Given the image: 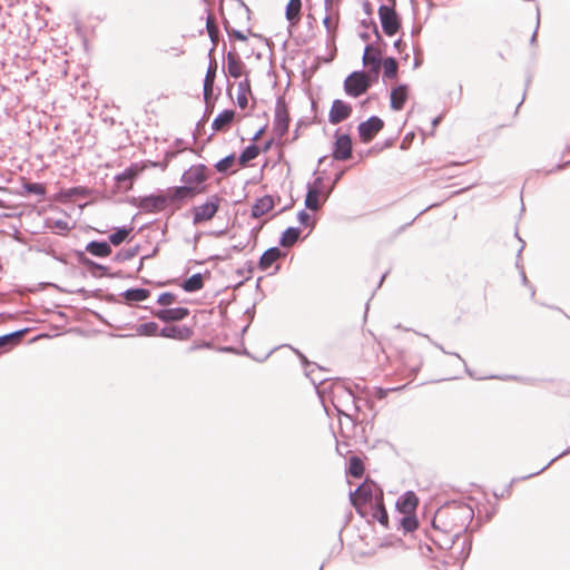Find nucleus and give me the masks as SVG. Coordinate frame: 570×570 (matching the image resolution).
Listing matches in <instances>:
<instances>
[{
	"label": "nucleus",
	"instance_id": "nucleus-1",
	"mask_svg": "<svg viewBox=\"0 0 570 570\" xmlns=\"http://www.w3.org/2000/svg\"><path fill=\"white\" fill-rule=\"evenodd\" d=\"M332 403L338 415L353 419L361 411L360 397L355 395L352 385L337 381L332 387Z\"/></svg>",
	"mask_w": 570,
	"mask_h": 570
},
{
	"label": "nucleus",
	"instance_id": "nucleus-2",
	"mask_svg": "<svg viewBox=\"0 0 570 570\" xmlns=\"http://www.w3.org/2000/svg\"><path fill=\"white\" fill-rule=\"evenodd\" d=\"M356 512L367 522H379L387 528L389 515L383 501H351Z\"/></svg>",
	"mask_w": 570,
	"mask_h": 570
},
{
	"label": "nucleus",
	"instance_id": "nucleus-3",
	"mask_svg": "<svg viewBox=\"0 0 570 570\" xmlns=\"http://www.w3.org/2000/svg\"><path fill=\"white\" fill-rule=\"evenodd\" d=\"M419 501H395L397 529L404 533L413 532L419 527L415 511Z\"/></svg>",
	"mask_w": 570,
	"mask_h": 570
},
{
	"label": "nucleus",
	"instance_id": "nucleus-4",
	"mask_svg": "<svg viewBox=\"0 0 570 570\" xmlns=\"http://www.w3.org/2000/svg\"><path fill=\"white\" fill-rule=\"evenodd\" d=\"M370 87V76L364 71H353L344 80V91L352 98L362 96Z\"/></svg>",
	"mask_w": 570,
	"mask_h": 570
},
{
	"label": "nucleus",
	"instance_id": "nucleus-5",
	"mask_svg": "<svg viewBox=\"0 0 570 570\" xmlns=\"http://www.w3.org/2000/svg\"><path fill=\"white\" fill-rule=\"evenodd\" d=\"M220 202L222 198L218 195H212L204 204L194 206L191 208L193 224L199 225L210 220L218 212Z\"/></svg>",
	"mask_w": 570,
	"mask_h": 570
},
{
	"label": "nucleus",
	"instance_id": "nucleus-6",
	"mask_svg": "<svg viewBox=\"0 0 570 570\" xmlns=\"http://www.w3.org/2000/svg\"><path fill=\"white\" fill-rule=\"evenodd\" d=\"M379 17L386 36H394L400 30L401 21L393 6H380Z\"/></svg>",
	"mask_w": 570,
	"mask_h": 570
},
{
	"label": "nucleus",
	"instance_id": "nucleus-7",
	"mask_svg": "<svg viewBox=\"0 0 570 570\" xmlns=\"http://www.w3.org/2000/svg\"><path fill=\"white\" fill-rule=\"evenodd\" d=\"M288 125L289 116L285 99L283 97H278L275 104V117L273 124L274 135L278 139H282L288 130Z\"/></svg>",
	"mask_w": 570,
	"mask_h": 570
},
{
	"label": "nucleus",
	"instance_id": "nucleus-8",
	"mask_svg": "<svg viewBox=\"0 0 570 570\" xmlns=\"http://www.w3.org/2000/svg\"><path fill=\"white\" fill-rule=\"evenodd\" d=\"M384 127V121L377 116H371L357 127L362 142H370Z\"/></svg>",
	"mask_w": 570,
	"mask_h": 570
},
{
	"label": "nucleus",
	"instance_id": "nucleus-9",
	"mask_svg": "<svg viewBox=\"0 0 570 570\" xmlns=\"http://www.w3.org/2000/svg\"><path fill=\"white\" fill-rule=\"evenodd\" d=\"M362 60L363 65L368 68L366 73L377 77L382 66L381 51L372 45H366Z\"/></svg>",
	"mask_w": 570,
	"mask_h": 570
},
{
	"label": "nucleus",
	"instance_id": "nucleus-10",
	"mask_svg": "<svg viewBox=\"0 0 570 570\" xmlns=\"http://www.w3.org/2000/svg\"><path fill=\"white\" fill-rule=\"evenodd\" d=\"M352 106L342 100V99H335L333 102H332V106H331V109H330V112H328V121L332 124V125H337L344 120H346L347 118L351 117L352 115Z\"/></svg>",
	"mask_w": 570,
	"mask_h": 570
},
{
	"label": "nucleus",
	"instance_id": "nucleus-11",
	"mask_svg": "<svg viewBox=\"0 0 570 570\" xmlns=\"http://www.w3.org/2000/svg\"><path fill=\"white\" fill-rule=\"evenodd\" d=\"M207 167L205 165H194L188 168L181 176V180L185 186L197 187L207 179Z\"/></svg>",
	"mask_w": 570,
	"mask_h": 570
},
{
	"label": "nucleus",
	"instance_id": "nucleus-12",
	"mask_svg": "<svg viewBox=\"0 0 570 570\" xmlns=\"http://www.w3.org/2000/svg\"><path fill=\"white\" fill-rule=\"evenodd\" d=\"M199 191H200V189H196L195 187L185 186V185L171 188L166 193L167 204L174 205V204L181 203L186 199H190Z\"/></svg>",
	"mask_w": 570,
	"mask_h": 570
},
{
	"label": "nucleus",
	"instance_id": "nucleus-13",
	"mask_svg": "<svg viewBox=\"0 0 570 570\" xmlns=\"http://www.w3.org/2000/svg\"><path fill=\"white\" fill-rule=\"evenodd\" d=\"M352 154V140L346 134L337 135L332 156L335 160H346Z\"/></svg>",
	"mask_w": 570,
	"mask_h": 570
},
{
	"label": "nucleus",
	"instance_id": "nucleus-14",
	"mask_svg": "<svg viewBox=\"0 0 570 570\" xmlns=\"http://www.w3.org/2000/svg\"><path fill=\"white\" fill-rule=\"evenodd\" d=\"M383 493L374 483L365 481L354 491L348 492V499H382Z\"/></svg>",
	"mask_w": 570,
	"mask_h": 570
},
{
	"label": "nucleus",
	"instance_id": "nucleus-15",
	"mask_svg": "<svg viewBox=\"0 0 570 570\" xmlns=\"http://www.w3.org/2000/svg\"><path fill=\"white\" fill-rule=\"evenodd\" d=\"M168 206L166 195H150L140 199L139 207L147 213L161 212Z\"/></svg>",
	"mask_w": 570,
	"mask_h": 570
},
{
	"label": "nucleus",
	"instance_id": "nucleus-16",
	"mask_svg": "<svg viewBox=\"0 0 570 570\" xmlns=\"http://www.w3.org/2000/svg\"><path fill=\"white\" fill-rule=\"evenodd\" d=\"M154 315L163 322H178L185 320L189 315V309L186 307H174L158 309Z\"/></svg>",
	"mask_w": 570,
	"mask_h": 570
},
{
	"label": "nucleus",
	"instance_id": "nucleus-17",
	"mask_svg": "<svg viewBox=\"0 0 570 570\" xmlns=\"http://www.w3.org/2000/svg\"><path fill=\"white\" fill-rule=\"evenodd\" d=\"M193 331L187 326L170 325L160 330L159 335L167 338L186 341L190 338Z\"/></svg>",
	"mask_w": 570,
	"mask_h": 570
},
{
	"label": "nucleus",
	"instance_id": "nucleus-18",
	"mask_svg": "<svg viewBox=\"0 0 570 570\" xmlns=\"http://www.w3.org/2000/svg\"><path fill=\"white\" fill-rule=\"evenodd\" d=\"M227 60V73L232 78H239L243 75V70L245 68L244 62L240 60V58L235 53L229 51L226 56Z\"/></svg>",
	"mask_w": 570,
	"mask_h": 570
},
{
	"label": "nucleus",
	"instance_id": "nucleus-19",
	"mask_svg": "<svg viewBox=\"0 0 570 570\" xmlns=\"http://www.w3.org/2000/svg\"><path fill=\"white\" fill-rule=\"evenodd\" d=\"M274 207V199L269 195H265L258 198L255 204L252 206V216L254 218H259Z\"/></svg>",
	"mask_w": 570,
	"mask_h": 570
},
{
	"label": "nucleus",
	"instance_id": "nucleus-20",
	"mask_svg": "<svg viewBox=\"0 0 570 570\" xmlns=\"http://www.w3.org/2000/svg\"><path fill=\"white\" fill-rule=\"evenodd\" d=\"M407 99V86L399 85L391 91V108L393 110H401Z\"/></svg>",
	"mask_w": 570,
	"mask_h": 570
},
{
	"label": "nucleus",
	"instance_id": "nucleus-21",
	"mask_svg": "<svg viewBox=\"0 0 570 570\" xmlns=\"http://www.w3.org/2000/svg\"><path fill=\"white\" fill-rule=\"evenodd\" d=\"M302 0H289L285 9V18L289 26L295 27L301 20Z\"/></svg>",
	"mask_w": 570,
	"mask_h": 570
},
{
	"label": "nucleus",
	"instance_id": "nucleus-22",
	"mask_svg": "<svg viewBox=\"0 0 570 570\" xmlns=\"http://www.w3.org/2000/svg\"><path fill=\"white\" fill-rule=\"evenodd\" d=\"M235 111L232 109H225L219 112L213 120L212 128L215 131L225 130L233 121Z\"/></svg>",
	"mask_w": 570,
	"mask_h": 570
},
{
	"label": "nucleus",
	"instance_id": "nucleus-23",
	"mask_svg": "<svg viewBox=\"0 0 570 570\" xmlns=\"http://www.w3.org/2000/svg\"><path fill=\"white\" fill-rule=\"evenodd\" d=\"M216 77V65L215 61H210L209 66L207 68L205 78H204V85H203V94L204 99L207 101L208 98L213 95V88Z\"/></svg>",
	"mask_w": 570,
	"mask_h": 570
},
{
	"label": "nucleus",
	"instance_id": "nucleus-24",
	"mask_svg": "<svg viewBox=\"0 0 570 570\" xmlns=\"http://www.w3.org/2000/svg\"><path fill=\"white\" fill-rule=\"evenodd\" d=\"M86 250L97 257H107L111 254L110 244L107 242L91 240L87 244Z\"/></svg>",
	"mask_w": 570,
	"mask_h": 570
},
{
	"label": "nucleus",
	"instance_id": "nucleus-25",
	"mask_svg": "<svg viewBox=\"0 0 570 570\" xmlns=\"http://www.w3.org/2000/svg\"><path fill=\"white\" fill-rule=\"evenodd\" d=\"M282 255L278 247H271L266 249L259 259V268L263 271L268 269Z\"/></svg>",
	"mask_w": 570,
	"mask_h": 570
},
{
	"label": "nucleus",
	"instance_id": "nucleus-26",
	"mask_svg": "<svg viewBox=\"0 0 570 570\" xmlns=\"http://www.w3.org/2000/svg\"><path fill=\"white\" fill-rule=\"evenodd\" d=\"M204 286L203 276L200 273H196L191 275L189 278L185 279L181 284V288L187 293H194L202 289Z\"/></svg>",
	"mask_w": 570,
	"mask_h": 570
},
{
	"label": "nucleus",
	"instance_id": "nucleus-27",
	"mask_svg": "<svg viewBox=\"0 0 570 570\" xmlns=\"http://www.w3.org/2000/svg\"><path fill=\"white\" fill-rule=\"evenodd\" d=\"M299 237V228L297 227H288L284 230L279 244L283 247H291L293 246Z\"/></svg>",
	"mask_w": 570,
	"mask_h": 570
},
{
	"label": "nucleus",
	"instance_id": "nucleus-28",
	"mask_svg": "<svg viewBox=\"0 0 570 570\" xmlns=\"http://www.w3.org/2000/svg\"><path fill=\"white\" fill-rule=\"evenodd\" d=\"M150 295V291L146 288H129L125 291L124 296L130 302H142Z\"/></svg>",
	"mask_w": 570,
	"mask_h": 570
},
{
	"label": "nucleus",
	"instance_id": "nucleus-29",
	"mask_svg": "<svg viewBox=\"0 0 570 570\" xmlns=\"http://www.w3.org/2000/svg\"><path fill=\"white\" fill-rule=\"evenodd\" d=\"M259 154V148L255 144L248 145L239 155L238 161L240 165H245L248 161L255 159Z\"/></svg>",
	"mask_w": 570,
	"mask_h": 570
},
{
	"label": "nucleus",
	"instance_id": "nucleus-30",
	"mask_svg": "<svg viewBox=\"0 0 570 570\" xmlns=\"http://www.w3.org/2000/svg\"><path fill=\"white\" fill-rule=\"evenodd\" d=\"M131 230H132L131 227H126V226L117 228L116 232H114L109 235L110 244H112L115 246L120 245L128 237V235L130 234Z\"/></svg>",
	"mask_w": 570,
	"mask_h": 570
},
{
	"label": "nucleus",
	"instance_id": "nucleus-31",
	"mask_svg": "<svg viewBox=\"0 0 570 570\" xmlns=\"http://www.w3.org/2000/svg\"><path fill=\"white\" fill-rule=\"evenodd\" d=\"M383 75L387 79H394L397 75V62L394 58L389 57L382 61Z\"/></svg>",
	"mask_w": 570,
	"mask_h": 570
},
{
	"label": "nucleus",
	"instance_id": "nucleus-32",
	"mask_svg": "<svg viewBox=\"0 0 570 570\" xmlns=\"http://www.w3.org/2000/svg\"><path fill=\"white\" fill-rule=\"evenodd\" d=\"M249 90H250V86H249L248 79H245V80L238 82L237 105L243 109L246 108V106H247L246 92Z\"/></svg>",
	"mask_w": 570,
	"mask_h": 570
},
{
	"label": "nucleus",
	"instance_id": "nucleus-33",
	"mask_svg": "<svg viewBox=\"0 0 570 570\" xmlns=\"http://www.w3.org/2000/svg\"><path fill=\"white\" fill-rule=\"evenodd\" d=\"M136 332H137L138 335H141V336L159 335V333H158V324L155 323V322H147V323L139 324L136 327Z\"/></svg>",
	"mask_w": 570,
	"mask_h": 570
},
{
	"label": "nucleus",
	"instance_id": "nucleus-34",
	"mask_svg": "<svg viewBox=\"0 0 570 570\" xmlns=\"http://www.w3.org/2000/svg\"><path fill=\"white\" fill-rule=\"evenodd\" d=\"M320 194L315 189H307L305 197V206L311 210H317L321 206L320 204Z\"/></svg>",
	"mask_w": 570,
	"mask_h": 570
},
{
	"label": "nucleus",
	"instance_id": "nucleus-35",
	"mask_svg": "<svg viewBox=\"0 0 570 570\" xmlns=\"http://www.w3.org/2000/svg\"><path fill=\"white\" fill-rule=\"evenodd\" d=\"M348 472L352 476L361 478L364 473V464L362 460L357 456H352L350 459Z\"/></svg>",
	"mask_w": 570,
	"mask_h": 570
},
{
	"label": "nucleus",
	"instance_id": "nucleus-36",
	"mask_svg": "<svg viewBox=\"0 0 570 570\" xmlns=\"http://www.w3.org/2000/svg\"><path fill=\"white\" fill-rule=\"evenodd\" d=\"M23 189L28 194H35L41 198L46 196V187L41 183H24Z\"/></svg>",
	"mask_w": 570,
	"mask_h": 570
},
{
	"label": "nucleus",
	"instance_id": "nucleus-37",
	"mask_svg": "<svg viewBox=\"0 0 570 570\" xmlns=\"http://www.w3.org/2000/svg\"><path fill=\"white\" fill-rule=\"evenodd\" d=\"M138 252H139V246L124 248L116 254L115 261L120 262V263L129 261V259L134 258L138 254Z\"/></svg>",
	"mask_w": 570,
	"mask_h": 570
},
{
	"label": "nucleus",
	"instance_id": "nucleus-38",
	"mask_svg": "<svg viewBox=\"0 0 570 570\" xmlns=\"http://www.w3.org/2000/svg\"><path fill=\"white\" fill-rule=\"evenodd\" d=\"M234 163H235V155L230 154V155L224 157L223 159H220L219 161H217L214 165V167L218 173H227Z\"/></svg>",
	"mask_w": 570,
	"mask_h": 570
},
{
	"label": "nucleus",
	"instance_id": "nucleus-39",
	"mask_svg": "<svg viewBox=\"0 0 570 570\" xmlns=\"http://www.w3.org/2000/svg\"><path fill=\"white\" fill-rule=\"evenodd\" d=\"M206 29H207V32H208V36H209L212 42L214 43V46H216V43L218 41V30H217V27L215 26V22L210 16L207 17Z\"/></svg>",
	"mask_w": 570,
	"mask_h": 570
},
{
	"label": "nucleus",
	"instance_id": "nucleus-40",
	"mask_svg": "<svg viewBox=\"0 0 570 570\" xmlns=\"http://www.w3.org/2000/svg\"><path fill=\"white\" fill-rule=\"evenodd\" d=\"M453 504L455 509H459V510H464L466 513H465V519H472L473 517V508L470 507V505H466L464 504V501H456V500H453V501H448L445 503V505L448 504Z\"/></svg>",
	"mask_w": 570,
	"mask_h": 570
},
{
	"label": "nucleus",
	"instance_id": "nucleus-41",
	"mask_svg": "<svg viewBox=\"0 0 570 570\" xmlns=\"http://www.w3.org/2000/svg\"><path fill=\"white\" fill-rule=\"evenodd\" d=\"M137 175V169L134 167L126 168L122 173L118 174L116 176V179L119 183L132 180L135 176Z\"/></svg>",
	"mask_w": 570,
	"mask_h": 570
},
{
	"label": "nucleus",
	"instance_id": "nucleus-42",
	"mask_svg": "<svg viewBox=\"0 0 570 570\" xmlns=\"http://www.w3.org/2000/svg\"><path fill=\"white\" fill-rule=\"evenodd\" d=\"M21 335H22V331H17V332L0 336V347H3L6 345L10 344L11 342L18 340Z\"/></svg>",
	"mask_w": 570,
	"mask_h": 570
},
{
	"label": "nucleus",
	"instance_id": "nucleus-43",
	"mask_svg": "<svg viewBox=\"0 0 570 570\" xmlns=\"http://www.w3.org/2000/svg\"><path fill=\"white\" fill-rule=\"evenodd\" d=\"M176 295L170 292H164L161 293L158 298L157 303L164 306L170 305L175 302Z\"/></svg>",
	"mask_w": 570,
	"mask_h": 570
},
{
	"label": "nucleus",
	"instance_id": "nucleus-44",
	"mask_svg": "<svg viewBox=\"0 0 570 570\" xmlns=\"http://www.w3.org/2000/svg\"><path fill=\"white\" fill-rule=\"evenodd\" d=\"M323 24H324V27H325V29H326L328 35H332L336 30V28H337V21L333 22L330 16H326L323 19Z\"/></svg>",
	"mask_w": 570,
	"mask_h": 570
},
{
	"label": "nucleus",
	"instance_id": "nucleus-45",
	"mask_svg": "<svg viewBox=\"0 0 570 570\" xmlns=\"http://www.w3.org/2000/svg\"><path fill=\"white\" fill-rule=\"evenodd\" d=\"M80 262H81L85 266H87V267H89V268H97V269L106 271V267H105V266H102V265H100V264H98V263H95L94 261H91V259H89V258H87V257H80Z\"/></svg>",
	"mask_w": 570,
	"mask_h": 570
},
{
	"label": "nucleus",
	"instance_id": "nucleus-46",
	"mask_svg": "<svg viewBox=\"0 0 570 570\" xmlns=\"http://www.w3.org/2000/svg\"><path fill=\"white\" fill-rule=\"evenodd\" d=\"M85 194H86V189L83 187H72L66 191V196H68V197L85 196Z\"/></svg>",
	"mask_w": 570,
	"mask_h": 570
},
{
	"label": "nucleus",
	"instance_id": "nucleus-47",
	"mask_svg": "<svg viewBox=\"0 0 570 570\" xmlns=\"http://www.w3.org/2000/svg\"><path fill=\"white\" fill-rule=\"evenodd\" d=\"M323 187V178L316 177L312 184L307 185V189H315L321 194Z\"/></svg>",
	"mask_w": 570,
	"mask_h": 570
},
{
	"label": "nucleus",
	"instance_id": "nucleus-48",
	"mask_svg": "<svg viewBox=\"0 0 570 570\" xmlns=\"http://www.w3.org/2000/svg\"><path fill=\"white\" fill-rule=\"evenodd\" d=\"M225 29L229 36H234L236 39L240 41L247 40V37L239 30H229L227 26H225Z\"/></svg>",
	"mask_w": 570,
	"mask_h": 570
},
{
	"label": "nucleus",
	"instance_id": "nucleus-49",
	"mask_svg": "<svg viewBox=\"0 0 570 570\" xmlns=\"http://www.w3.org/2000/svg\"><path fill=\"white\" fill-rule=\"evenodd\" d=\"M297 219L302 225H307L311 220V215L305 210H301L297 214Z\"/></svg>",
	"mask_w": 570,
	"mask_h": 570
},
{
	"label": "nucleus",
	"instance_id": "nucleus-50",
	"mask_svg": "<svg viewBox=\"0 0 570 570\" xmlns=\"http://www.w3.org/2000/svg\"><path fill=\"white\" fill-rule=\"evenodd\" d=\"M362 8L367 16L372 14V4L368 1H364Z\"/></svg>",
	"mask_w": 570,
	"mask_h": 570
},
{
	"label": "nucleus",
	"instance_id": "nucleus-51",
	"mask_svg": "<svg viewBox=\"0 0 570 570\" xmlns=\"http://www.w3.org/2000/svg\"><path fill=\"white\" fill-rule=\"evenodd\" d=\"M56 227H58L59 229H62V230H67L69 227H68V223L65 222V220H57L55 223Z\"/></svg>",
	"mask_w": 570,
	"mask_h": 570
},
{
	"label": "nucleus",
	"instance_id": "nucleus-52",
	"mask_svg": "<svg viewBox=\"0 0 570 570\" xmlns=\"http://www.w3.org/2000/svg\"><path fill=\"white\" fill-rule=\"evenodd\" d=\"M389 391L390 390H384V389L379 387L376 390V395H377L379 399H384L387 395Z\"/></svg>",
	"mask_w": 570,
	"mask_h": 570
},
{
	"label": "nucleus",
	"instance_id": "nucleus-53",
	"mask_svg": "<svg viewBox=\"0 0 570 570\" xmlns=\"http://www.w3.org/2000/svg\"><path fill=\"white\" fill-rule=\"evenodd\" d=\"M400 499H417L413 491H406Z\"/></svg>",
	"mask_w": 570,
	"mask_h": 570
},
{
	"label": "nucleus",
	"instance_id": "nucleus-54",
	"mask_svg": "<svg viewBox=\"0 0 570 570\" xmlns=\"http://www.w3.org/2000/svg\"><path fill=\"white\" fill-rule=\"evenodd\" d=\"M352 389L355 392V394L365 392V386H361L360 384H354V386H352Z\"/></svg>",
	"mask_w": 570,
	"mask_h": 570
},
{
	"label": "nucleus",
	"instance_id": "nucleus-55",
	"mask_svg": "<svg viewBox=\"0 0 570 570\" xmlns=\"http://www.w3.org/2000/svg\"><path fill=\"white\" fill-rule=\"evenodd\" d=\"M405 47V45L402 42L401 39H397L395 42H394V48L401 52L402 48Z\"/></svg>",
	"mask_w": 570,
	"mask_h": 570
},
{
	"label": "nucleus",
	"instance_id": "nucleus-56",
	"mask_svg": "<svg viewBox=\"0 0 570 570\" xmlns=\"http://www.w3.org/2000/svg\"><path fill=\"white\" fill-rule=\"evenodd\" d=\"M539 24H540V19L538 18L535 30H534V32L532 33V37H531V43H534L535 40H537V31H538Z\"/></svg>",
	"mask_w": 570,
	"mask_h": 570
},
{
	"label": "nucleus",
	"instance_id": "nucleus-57",
	"mask_svg": "<svg viewBox=\"0 0 570 570\" xmlns=\"http://www.w3.org/2000/svg\"><path fill=\"white\" fill-rule=\"evenodd\" d=\"M297 354L299 355V358L302 360L305 367L311 365V363L307 361V358L303 354H301L299 352H297Z\"/></svg>",
	"mask_w": 570,
	"mask_h": 570
},
{
	"label": "nucleus",
	"instance_id": "nucleus-58",
	"mask_svg": "<svg viewBox=\"0 0 570 570\" xmlns=\"http://www.w3.org/2000/svg\"><path fill=\"white\" fill-rule=\"evenodd\" d=\"M371 24L373 26V30H374V32H375L376 37L380 39V33H379V29H377L376 23H375V22H373V21H371Z\"/></svg>",
	"mask_w": 570,
	"mask_h": 570
},
{
	"label": "nucleus",
	"instance_id": "nucleus-59",
	"mask_svg": "<svg viewBox=\"0 0 570 570\" xmlns=\"http://www.w3.org/2000/svg\"><path fill=\"white\" fill-rule=\"evenodd\" d=\"M263 130H264L263 128H262V129H259V130L254 135L253 140H257V139L259 138V136L262 135Z\"/></svg>",
	"mask_w": 570,
	"mask_h": 570
},
{
	"label": "nucleus",
	"instance_id": "nucleus-60",
	"mask_svg": "<svg viewBox=\"0 0 570 570\" xmlns=\"http://www.w3.org/2000/svg\"><path fill=\"white\" fill-rule=\"evenodd\" d=\"M324 3H325V8H326V10L331 9V7H332V0H325V1H324Z\"/></svg>",
	"mask_w": 570,
	"mask_h": 570
},
{
	"label": "nucleus",
	"instance_id": "nucleus-61",
	"mask_svg": "<svg viewBox=\"0 0 570 570\" xmlns=\"http://www.w3.org/2000/svg\"><path fill=\"white\" fill-rule=\"evenodd\" d=\"M361 38H362L363 40H367V39H368V35H367L366 32L361 33Z\"/></svg>",
	"mask_w": 570,
	"mask_h": 570
},
{
	"label": "nucleus",
	"instance_id": "nucleus-62",
	"mask_svg": "<svg viewBox=\"0 0 570 570\" xmlns=\"http://www.w3.org/2000/svg\"><path fill=\"white\" fill-rule=\"evenodd\" d=\"M232 249H233V250H237V252H239V250L242 249V247L233 246V247H232Z\"/></svg>",
	"mask_w": 570,
	"mask_h": 570
},
{
	"label": "nucleus",
	"instance_id": "nucleus-63",
	"mask_svg": "<svg viewBox=\"0 0 570 570\" xmlns=\"http://www.w3.org/2000/svg\"><path fill=\"white\" fill-rule=\"evenodd\" d=\"M145 258H146V257H142V258H141V261H140V263H139L138 271H140V269H141V267H142V261H144Z\"/></svg>",
	"mask_w": 570,
	"mask_h": 570
},
{
	"label": "nucleus",
	"instance_id": "nucleus-64",
	"mask_svg": "<svg viewBox=\"0 0 570 570\" xmlns=\"http://www.w3.org/2000/svg\"><path fill=\"white\" fill-rule=\"evenodd\" d=\"M522 281L525 283L527 282V277H525V274L522 272Z\"/></svg>",
	"mask_w": 570,
	"mask_h": 570
}]
</instances>
